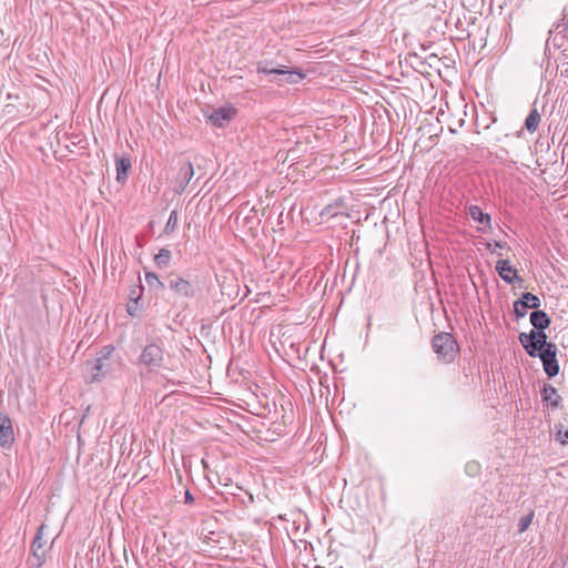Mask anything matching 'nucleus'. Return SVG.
<instances>
[{
  "instance_id": "obj_31",
  "label": "nucleus",
  "mask_w": 568,
  "mask_h": 568,
  "mask_svg": "<svg viewBox=\"0 0 568 568\" xmlns=\"http://www.w3.org/2000/svg\"><path fill=\"white\" fill-rule=\"evenodd\" d=\"M132 300H139V296H136V293L135 291H132V296H131Z\"/></svg>"
},
{
  "instance_id": "obj_9",
  "label": "nucleus",
  "mask_w": 568,
  "mask_h": 568,
  "mask_svg": "<svg viewBox=\"0 0 568 568\" xmlns=\"http://www.w3.org/2000/svg\"><path fill=\"white\" fill-rule=\"evenodd\" d=\"M540 396L542 403L546 404L547 407H550L551 409H558L561 407L562 398L558 394L556 387H554L551 384H544L540 390Z\"/></svg>"
},
{
  "instance_id": "obj_15",
  "label": "nucleus",
  "mask_w": 568,
  "mask_h": 568,
  "mask_svg": "<svg viewBox=\"0 0 568 568\" xmlns=\"http://www.w3.org/2000/svg\"><path fill=\"white\" fill-rule=\"evenodd\" d=\"M530 323L535 329L545 331L549 327L551 320L545 311H534L530 313Z\"/></svg>"
},
{
  "instance_id": "obj_13",
  "label": "nucleus",
  "mask_w": 568,
  "mask_h": 568,
  "mask_svg": "<svg viewBox=\"0 0 568 568\" xmlns=\"http://www.w3.org/2000/svg\"><path fill=\"white\" fill-rule=\"evenodd\" d=\"M468 215L477 223H479L480 227L478 231H486L491 227V217L488 213H484L478 205H470L468 207Z\"/></svg>"
},
{
  "instance_id": "obj_7",
  "label": "nucleus",
  "mask_w": 568,
  "mask_h": 568,
  "mask_svg": "<svg viewBox=\"0 0 568 568\" xmlns=\"http://www.w3.org/2000/svg\"><path fill=\"white\" fill-rule=\"evenodd\" d=\"M257 72L258 73H264V74H280V75H285L286 77V81L288 83H297L300 82L303 78H304V74L302 71H296V70H290V69H285V68H268L265 63H258L257 64Z\"/></svg>"
},
{
  "instance_id": "obj_10",
  "label": "nucleus",
  "mask_w": 568,
  "mask_h": 568,
  "mask_svg": "<svg viewBox=\"0 0 568 568\" xmlns=\"http://www.w3.org/2000/svg\"><path fill=\"white\" fill-rule=\"evenodd\" d=\"M236 110L233 106H222L212 112L210 121L217 128L225 126L235 115Z\"/></svg>"
},
{
  "instance_id": "obj_22",
  "label": "nucleus",
  "mask_w": 568,
  "mask_h": 568,
  "mask_svg": "<svg viewBox=\"0 0 568 568\" xmlns=\"http://www.w3.org/2000/svg\"><path fill=\"white\" fill-rule=\"evenodd\" d=\"M555 439L561 445H568V429H564L561 425H556Z\"/></svg>"
},
{
  "instance_id": "obj_17",
  "label": "nucleus",
  "mask_w": 568,
  "mask_h": 568,
  "mask_svg": "<svg viewBox=\"0 0 568 568\" xmlns=\"http://www.w3.org/2000/svg\"><path fill=\"white\" fill-rule=\"evenodd\" d=\"M540 114L536 108L531 109L525 120V128L528 132L534 133L537 131L540 123Z\"/></svg>"
},
{
  "instance_id": "obj_21",
  "label": "nucleus",
  "mask_w": 568,
  "mask_h": 568,
  "mask_svg": "<svg viewBox=\"0 0 568 568\" xmlns=\"http://www.w3.org/2000/svg\"><path fill=\"white\" fill-rule=\"evenodd\" d=\"M145 282L150 287L156 286L159 290L164 288V284L159 280L158 275L153 272L145 273Z\"/></svg>"
},
{
  "instance_id": "obj_16",
  "label": "nucleus",
  "mask_w": 568,
  "mask_h": 568,
  "mask_svg": "<svg viewBox=\"0 0 568 568\" xmlns=\"http://www.w3.org/2000/svg\"><path fill=\"white\" fill-rule=\"evenodd\" d=\"M517 305H520L523 308H534L537 311L540 306V300L538 296L534 295L532 293L526 292L523 293V296L520 300H517L514 302V307L517 310Z\"/></svg>"
},
{
  "instance_id": "obj_1",
  "label": "nucleus",
  "mask_w": 568,
  "mask_h": 568,
  "mask_svg": "<svg viewBox=\"0 0 568 568\" xmlns=\"http://www.w3.org/2000/svg\"><path fill=\"white\" fill-rule=\"evenodd\" d=\"M432 347L437 358L445 364L453 363L459 352L455 337L446 332H440L433 337Z\"/></svg>"
},
{
  "instance_id": "obj_24",
  "label": "nucleus",
  "mask_w": 568,
  "mask_h": 568,
  "mask_svg": "<svg viewBox=\"0 0 568 568\" xmlns=\"http://www.w3.org/2000/svg\"><path fill=\"white\" fill-rule=\"evenodd\" d=\"M113 351H114V347L112 345L104 346L101 349L99 357H104V358H106V361L110 362V356L113 353Z\"/></svg>"
},
{
  "instance_id": "obj_14",
  "label": "nucleus",
  "mask_w": 568,
  "mask_h": 568,
  "mask_svg": "<svg viewBox=\"0 0 568 568\" xmlns=\"http://www.w3.org/2000/svg\"><path fill=\"white\" fill-rule=\"evenodd\" d=\"M496 271L499 276L508 284L514 283L515 278H517V270L510 265L508 260H499L496 263Z\"/></svg>"
},
{
  "instance_id": "obj_30",
  "label": "nucleus",
  "mask_w": 568,
  "mask_h": 568,
  "mask_svg": "<svg viewBox=\"0 0 568 568\" xmlns=\"http://www.w3.org/2000/svg\"><path fill=\"white\" fill-rule=\"evenodd\" d=\"M132 300H139V296H136V293L135 291H132V296H131Z\"/></svg>"
},
{
  "instance_id": "obj_11",
  "label": "nucleus",
  "mask_w": 568,
  "mask_h": 568,
  "mask_svg": "<svg viewBox=\"0 0 568 568\" xmlns=\"http://www.w3.org/2000/svg\"><path fill=\"white\" fill-rule=\"evenodd\" d=\"M169 287L176 294L183 296V297H193L195 295V287L194 285L183 278V277H175L172 278L169 282Z\"/></svg>"
},
{
  "instance_id": "obj_28",
  "label": "nucleus",
  "mask_w": 568,
  "mask_h": 568,
  "mask_svg": "<svg viewBox=\"0 0 568 568\" xmlns=\"http://www.w3.org/2000/svg\"><path fill=\"white\" fill-rule=\"evenodd\" d=\"M184 503L186 505H192L194 503V497H193V495L191 494V491L189 489L185 490Z\"/></svg>"
},
{
  "instance_id": "obj_23",
  "label": "nucleus",
  "mask_w": 568,
  "mask_h": 568,
  "mask_svg": "<svg viewBox=\"0 0 568 568\" xmlns=\"http://www.w3.org/2000/svg\"><path fill=\"white\" fill-rule=\"evenodd\" d=\"M532 518H534L532 511L530 514H528L527 516L521 517L518 523V531L519 532L526 531L528 529V527L530 526Z\"/></svg>"
},
{
  "instance_id": "obj_27",
  "label": "nucleus",
  "mask_w": 568,
  "mask_h": 568,
  "mask_svg": "<svg viewBox=\"0 0 568 568\" xmlns=\"http://www.w3.org/2000/svg\"><path fill=\"white\" fill-rule=\"evenodd\" d=\"M514 313L516 315V317H525L526 316V313H527V308H523L520 307V305H517V311L516 308L514 307Z\"/></svg>"
},
{
  "instance_id": "obj_20",
  "label": "nucleus",
  "mask_w": 568,
  "mask_h": 568,
  "mask_svg": "<svg viewBox=\"0 0 568 568\" xmlns=\"http://www.w3.org/2000/svg\"><path fill=\"white\" fill-rule=\"evenodd\" d=\"M178 222H179L178 212L176 211H172L170 213L168 222H166V224L164 226V233H166V234L173 233L175 231L176 226H178Z\"/></svg>"
},
{
  "instance_id": "obj_2",
  "label": "nucleus",
  "mask_w": 568,
  "mask_h": 568,
  "mask_svg": "<svg viewBox=\"0 0 568 568\" xmlns=\"http://www.w3.org/2000/svg\"><path fill=\"white\" fill-rule=\"evenodd\" d=\"M518 339L527 354L535 357V354H539L544 348L548 346H557L555 343L547 342V335L545 331L531 329L529 333H520Z\"/></svg>"
},
{
  "instance_id": "obj_26",
  "label": "nucleus",
  "mask_w": 568,
  "mask_h": 568,
  "mask_svg": "<svg viewBox=\"0 0 568 568\" xmlns=\"http://www.w3.org/2000/svg\"><path fill=\"white\" fill-rule=\"evenodd\" d=\"M505 244L500 243V242H497V241H494L493 243L488 242L486 244V247L487 250H489L491 253L495 252L494 248L498 247V248H503Z\"/></svg>"
},
{
  "instance_id": "obj_18",
  "label": "nucleus",
  "mask_w": 568,
  "mask_h": 568,
  "mask_svg": "<svg viewBox=\"0 0 568 568\" xmlns=\"http://www.w3.org/2000/svg\"><path fill=\"white\" fill-rule=\"evenodd\" d=\"M116 180H125L128 171L131 169V160L129 158H120L115 161Z\"/></svg>"
},
{
  "instance_id": "obj_29",
  "label": "nucleus",
  "mask_w": 568,
  "mask_h": 568,
  "mask_svg": "<svg viewBox=\"0 0 568 568\" xmlns=\"http://www.w3.org/2000/svg\"><path fill=\"white\" fill-rule=\"evenodd\" d=\"M132 300H139V296H136V293L135 291H132V296H131Z\"/></svg>"
},
{
  "instance_id": "obj_6",
  "label": "nucleus",
  "mask_w": 568,
  "mask_h": 568,
  "mask_svg": "<svg viewBox=\"0 0 568 568\" xmlns=\"http://www.w3.org/2000/svg\"><path fill=\"white\" fill-rule=\"evenodd\" d=\"M194 175L193 164L190 161H182L179 163V170L175 176L174 191L181 194L190 183Z\"/></svg>"
},
{
  "instance_id": "obj_5",
  "label": "nucleus",
  "mask_w": 568,
  "mask_h": 568,
  "mask_svg": "<svg viewBox=\"0 0 568 568\" xmlns=\"http://www.w3.org/2000/svg\"><path fill=\"white\" fill-rule=\"evenodd\" d=\"M557 351V346H548V348H544L539 354H535V357L540 358L544 371L548 377H555L559 373Z\"/></svg>"
},
{
  "instance_id": "obj_8",
  "label": "nucleus",
  "mask_w": 568,
  "mask_h": 568,
  "mask_svg": "<svg viewBox=\"0 0 568 568\" xmlns=\"http://www.w3.org/2000/svg\"><path fill=\"white\" fill-rule=\"evenodd\" d=\"M45 528L47 527L43 524L38 528V531L32 541V545H31L32 555L34 558H37L38 567H40L43 564L45 552H47V549H45L47 540L43 539V534H44Z\"/></svg>"
},
{
  "instance_id": "obj_4",
  "label": "nucleus",
  "mask_w": 568,
  "mask_h": 568,
  "mask_svg": "<svg viewBox=\"0 0 568 568\" xmlns=\"http://www.w3.org/2000/svg\"><path fill=\"white\" fill-rule=\"evenodd\" d=\"M87 379L89 383L101 382L111 371V364L104 357L85 362Z\"/></svg>"
},
{
  "instance_id": "obj_3",
  "label": "nucleus",
  "mask_w": 568,
  "mask_h": 568,
  "mask_svg": "<svg viewBox=\"0 0 568 568\" xmlns=\"http://www.w3.org/2000/svg\"><path fill=\"white\" fill-rule=\"evenodd\" d=\"M139 361L150 371L161 368L164 362V351L160 344L150 343L143 348Z\"/></svg>"
},
{
  "instance_id": "obj_12",
  "label": "nucleus",
  "mask_w": 568,
  "mask_h": 568,
  "mask_svg": "<svg viewBox=\"0 0 568 568\" xmlns=\"http://www.w3.org/2000/svg\"><path fill=\"white\" fill-rule=\"evenodd\" d=\"M13 440L14 435L11 419L4 414H0V445L2 447H8L13 443Z\"/></svg>"
},
{
  "instance_id": "obj_19",
  "label": "nucleus",
  "mask_w": 568,
  "mask_h": 568,
  "mask_svg": "<svg viewBox=\"0 0 568 568\" xmlns=\"http://www.w3.org/2000/svg\"><path fill=\"white\" fill-rule=\"evenodd\" d=\"M172 253L168 248H161L154 256V262L159 268H166L170 265Z\"/></svg>"
},
{
  "instance_id": "obj_25",
  "label": "nucleus",
  "mask_w": 568,
  "mask_h": 568,
  "mask_svg": "<svg viewBox=\"0 0 568 568\" xmlns=\"http://www.w3.org/2000/svg\"><path fill=\"white\" fill-rule=\"evenodd\" d=\"M478 469H479V465H478L477 463H475V462H473V463H468V464L466 465V471H467L468 474L474 475V474H476V473L478 471Z\"/></svg>"
}]
</instances>
